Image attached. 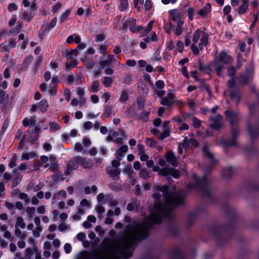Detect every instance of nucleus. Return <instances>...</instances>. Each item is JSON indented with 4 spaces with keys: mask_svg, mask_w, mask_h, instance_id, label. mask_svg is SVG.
I'll use <instances>...</instances> for the list:
<instances>
[{
    "mask_svg": "<svg viewBox=\"0 0 259 259\" xmlns=\"http://www.w3.org/2000/svg\"><path fill=\"white\" fill-rule=\"evenodd\" d=\"M208 182L207 179H195L193 183L187 184L188 189H195L202 192L203 195L207 196L210 195L209 190L207 188Z\"/></svg>",
    "mask_w": 259,
    "mask_h": 259,
    "instance_id": "nucleus-1",
    "label": "nucleus"
},
{
    "mask_svg": "<svg viewBox=\"0 0 259 259\" xmlns=\"http://www.w3.org/2000/svg\"><path fill=\"white\" fill-rule=\"evenodd\" d=\"M152 167L153 170L158 172L160 176L166 177L170 175L175 178L183 176L177 169L172 168L165 167L160 168L159 166L154 165Z\"/></svg>",
    "mask_w": 259,
    "mask_h": 259,
    "instance_id": "nucleus-2",
    "label": "nucleus"
},
{
    "mask_svg": "<svg viewBox=\"0 0 259 259\" xmlns=\"http://www.w3.org/2000/svg\"><path fill=\"white\" fill-rule=\"evenodd\" d=\"M208 38V34L206 33H203L200 39V42L198 44V47L196 46V44H192L191 45V50L194 55H199V50H202L203 47L207 44Z\"/></svg>",
    "mask_w": 259,
    "mask_h": 259,
    "instance_id": "nucleus-3",
    "label": "nucleus"
},
{
    "mask_svg": "<svg viewBox=\"0 0 259 259\" xmlns=\"http://www.w3.org/2000/svg\"><path fill=\"white\" fill-rule=\"evenodd\" d=\"M235 83L234 79H230L228 81V86L229 89L225 91V94L228 95L230 98L234 100L236 103H238L240 100V96L236 91H233V88L235 86Z\"/></svg>",
    "mask_w": 259,
    "mask_h": 259,
    "instance_id": "nucleus-4",
    "label": "nucleus"
},
{
    "mask_svg": "<svg viewBox=\"0 0 259 259\" xmlns=\"http://www.w3.org/2000/svg\"><path fill=\"white\" fill-rule=\"evenodd\" d=\"M122 21L124 27L125 28H128L132 32L139 31L143 29L142 26L141 25L138 26H136V19L134 18L126 19L125 18H124L122 19Z\"/></svg>",
    "mask_w": 259,
    "mask_h": 259,
    "instance_id": "nucleus-5",
    "label": "nucleus"
},
{
    "mask_svg": "<svg viewBox=\"0 0 259 259\" xmlns=\"http://www.w3.org/2000/svg\"><path fill=\"white\" fill-rule=\"evenodd\" d=\"M78 167V160H75V157L68 161L66 167L65 168L64 172L66 175H70L73 170Z\"/></svg>",
    "mask_w": 259,
    "mask_h": 259,
    "instance_id": "nucleus-6",
    "label": "nucleus"
},
{
    "mask_svg": "<svg viewBox=\"0 0 259 259\" xmlns=\"http://www.w3.org/2000/svg\"><path fill=\"white\" fill-rule=\"evenodd\" d=\"M218 61L222 64L229 65L233 62V58L225 51H222L219 54Z\"/></svg>",
    "mask_w": 259,
    "mask_h": 259,
    "instance_id": "nucleus-7",
    "label": "nucleus"
},
{
    "mask_svg": "<svg viewBox=\"0 0 259 259\" xmlns=\"http://www.w3.org/2000/svg\"><path fill=\"white\" fill-rule=\"evenodd\" d=\"M168 13L171 16L173 21L179 24L184 23V22L182 20V13L180 11L177 9H174L169 10Z\"/></svg>",
    "mask_w": 259,
    "mask_h": 259,
    "instance_id": "nucleus-8",
    "label": "nucleus"
},
{
    "mask_svg": "<svg viewBox=\"0 0 259 259\" xmlns=\"http://www.w3.org/2000/svg\"><path fill=\"white\" fill-rule=\"evenodd\" d=\"M75 160H78V165H81L84 168H90L93 165L91 160L87 159L81 156H75Z\"/></svg>",
    "mask_w": 259,
    "mask_h": 259,
    "instance_id": "nucleus-9",
    "label": "nucleus"
},
{
    "mask_svg": "<svg viewBox=\"0 0 259 259\" xmlns=\"http://www.w3.org/2000/svg\"><path fill=\"white\" fill-rule=\"evenodd\" d=\"M128 151V147L126 145H123L117 148L115 151V157L118 160H121L124 157L125 153Z\"/></svg>",
    "mask_w": 259,
    "mask_h": 259,
    "instance_id": "nucleus-10",
    "label": "nucleus"
},
{
    "mask_svg": "<svg viewBox=\"0 0 259 259\" xmlns=\"http://www.w3.org/2000/svg\"><path fill=\"white\" fill-rule=\"evenodd\" d=\"M165 158L166 161L173 166H177L178 163L177 157L171 151H168L166 155Z\"/></svg>",
    "mask_w": 259,
    "mask_h": 259,
    "instance_id": "nucleus-11",
    "label": "nucleus"
},
{
    "mask_svg": "<svg viewBox=\"0 0 259 259\" xmlns=\"http://www.w3.org/2000/svg\"><path fill=\"white\" fill-rule=\"evenodd\" d=\"M116 62V59L113 55H109L107 56V59L104 61H101L99 64L102 68H104L105 67L110 66L113 64L114 62Z\"/></svg>",
    "mask_w": 259,
    "mask_h": 259,
    "instance_id": "nucleus-12",
    "label": "nucleus"
},
{
    "mask_svg": "<svg viewBox=\"0 0 259 259\" xmlns=\"http://www.w3.org/2000/svg\"><path fill=\"white\" fill-rule=\"evenodd\" d=\"M198 146V142L195 139L192 138H185L184 139L183 147L184 148H188L190 146L197 147Z\"/></svg>",
    "mask_w": 259,
    "mask_h": 259,
    "instance_id": "nucleus-13",
    "label": "nucleus"
},
{
    "mask_svg": "<svg viewBox=\"0 0 259 259\" xmlns=\"http://www.w3.org/2000/svg\"><path fill=\"white\" fill-rule=\"evenodd\" d=\"M213 123L211 124V127L215 130H218L222 125L221 116L220 115H215L211 117Z\"/></svg>",
    "mask_w": 259,
    "mask_h": 259,
    "instance_id": "nucleus-14",
    "label": "nucleus"
},
{
    "mask_svg": "<svg viewBox=\"0 0 259 259\" xmlns=\"http://www.w3.org/2000/svg\"><path fill=\"white\" fill-rule=\"evenodd\" d=\"M211 10V5L209 3H206L205 6L198 11V14L202 18L205 17Z\"/></svg>",
    "mask_w": 259,
    "mask_h": 259,
    "instance_id": "nucleus-15",
    "label": "nucleus"
},
{
    "mask_svg": "<svg viewBox=\"0 0 259 259\" xmlns=\"http://www.w3.org/2000/svg\"><path fill=\"white\" fill-rule=\"evenodd\" d=\"M37 156V153L34 151H25L22 152L21 158L22 160H28Z\"/></svg>",
    "mask_w": 259,
    "mask_h": 259,
    "instance_id": "nucleus-16",
    "label": "nucleus"
},
{
    "mask_svg": "<svg viewBox=\"0 0 259 259\" xmlns=\"http://www.w3.org/2000/svg\"><path fill=\"white\" fill-rule=\"evenodd\" d=\"M223 65L224 64H222L219 61H215L214 62L210 64V67L212 69L214 70L217 75H220L224 68L223 66Z\"/></svg>",
    "mask_w": 259,
    "mask_h": 259,
    "instance_id": "nucleus-17",
    "label": "nucleus"
},
{
    "mask_svg": "<svg viewBox=\"0 0 259 259\" xmlns=\"http://www.w3.org/2000/svg\"><path fill=\"white\" fill-rule=\"evenodd\" d=\"M225 114L231 124H233L235 122L237 115V113L236 112L234 111H226L225 112Z\"/></svg>",
    "mask_w": 259,
    "mask_h": 259,
    "instance_id": "nucleus-18",
    "label": "nucleus"
},
{
    "mask_svg": "<svg viewBox=\"0 0 259 259\" xmlns=\"http://www.w3.org/2000/svg\"><path fill=\"white\" fill-rule=\"evenodd\" d=\"M107 172L111 177H117L120 174V171L118 168H115L111 166L107 167Z\"/></svg>",
    "mask_w": 259,
    "mask_h": 259,
    "instance_id": "nucleus-19",
    "label": "nucleus"
},
{
    "mask_svg": "<svg viewBox=\"0 0 259 259\" xmlns=\"http://www.w3.org/2000/svg\"><path fill=\"white\" fill-rule=\"evenodd\" d=\"M49 107V103L46 99H42L41 100L38 104V108L40 111L44 113L47 111Z\"/></svg>",
    "mask_w": 259,
    "mask_h": 259,
    "instance_id": "nucleus-20",
    "label": "nucleus"
},
{
    "mask_svg": "<svg viewBox=\"0 0 259 259\" xmlns=\"http://www.w3.org/2000/svg\"><path fill=\"white\" fill-rule=\"evenodd\" d=\"M62 54L68 59L73 58L74 57H76L77 55V51L76 50H71L69 52L67 50H65L62 51Z\"/></svg>",
    "mask_w": 259,
    "mask_h": 259,
    "instance_id": "nucleus-21",
    "label": "nucleus"
},
{
    "mask_svg": "<svg viewBox=\"0 0 259 259\" xmlns=\"http://www.w3.org/2000/svg\"><path fill=\"white\" fill-rule=\"evenodd\" d=\"M248 0H242L241 5L238 9V12L239 14H244L247 10L248 7Z\"/></svg>",
    "mask_w": 259,
    "mask_h": 259,
    "instance_id": "nucleus-22",
    "label": "nucleus"
},
{
    "mask_svg": "<svg viewBox=\"0 0 259 259\" xmlns=\"http://www.w3.org/2000/svg\"><path fill=\"white\" fill-rule=\"evenodd\" d=\"M9 103V95L3 91H0V104L6 106Z\"/></svg>",
    "mask_w": 259,
    "mask_h": 259,
    "instance_id": "nucleus-23",
    "label": "nucleus"
},
{
    "mask_svg": "<svg viewBox=\"0 0 259 259\" xmlns=\"http://www.w3.org/2000/svg\"><path fill=\"white\" fill-rule=\"evenodd\" d=\"M33 14L32 11L29 12L25 10L22 11V17L24 20L30 21L32 18L33 17Z\"/></svg>",
    "mask_w": 259,
    "mask_h": 259,
    "instance_id": "nucleus-24",
    "label": "nucleus"
},
{
    "mask_svg": "<svg viewBox=\"0 0 259 259\" xmlns=\"http://www.w3.org/2000/svg\"><path fill=\"white\" fill-rule=\"evenodd\" d=\"M189 117V114L183 115L182 117L176 116L173 118V120L176 121L178 125L188 121V118Z\"/></svg>",
    "mask_w": 259,
    "mask_h": 259,
    "instance_id": "nucleus-25",
    "label": "nucleus"
},
{
    "mask_svg": "<svg viewBox=\"0 0 259 259\" xmlns=\"http://www.w3.org/2000/svg\"><path fill=\"white\" fill-rule=\"evenodd\" d=\"M202 31L199 29H197L193 34L192 41L193 44H197L200 38V37H202Z\"/></svg>",
    "mask_w": 259,
    "mask_h": 259,
    "instance_id": "nucleus-26",
    "label": "nucleus"
},
{
    "mask_svg": "<svg viewBox=\"0 0 259 259\" xmlns=\"http://www.w3.org/2000/svg\"><path fill=\"white\" fill-rule=\"evenodd\" d=\"M25 223H24L23 219L21 217H18L15 225V228L24 229L25 228Z\"/></svg>",
    "mask_w": 259,
    "mask_h": 259,
    "instance_id": "nucleus-27",
    "label": "nucleus"
},
{
    "mask_svg": "<svg viewBox=\"0 0 259 259\" xmlns=\"http://www.w3.org/2000/svg\"><path fill=\"white\" fill-rule=\"evenodd\" d=\"M35 122V120L34 117L25 118L22 121L24 126H28L29 125H34Z\"/></svg>",
    "mask_w": 259,
    "mask_h": 259,
    "instance_id": "nucleus-28",
    "label": "nucleus"
},
{
    "mask_svg": "<svg viewBox=\"0 0 259 259\" xmlns=\"http://www.w3.org/2000/svg\"><path fill=\"white\" fill-rule=\"evenodd\" d=\"M50 130L52 132H55L60 129L61 126L60 124L55 122H51L49 123Z\"/></svg>",
    "mask_w": 259,
    "mask_h": 259,
    "instance_id": "nucleus-29",
    "label": "nucleus"
},
{
    "mask_svg": "<svg viewBox=\"0 0 259 259\" xmlns=\"http://www.w3.org/2000/svg\"><path fill=\"white\" fill-rule=\"evenodd\" d=\"M129 93L128 92L123 90L121 92L120 96L119 101L121 102H125L128 99Z\"/></svg>",
    "mask_w": 259,
    "mask_h": 259,
    "instance_id": "nucleus-30",
    "label": "nucleus"
},
{
    "mask_svg": "<svg viewBox=\"0 0 259 259\" xmlns=\"http://www.w3.org/2000/svg\"><path fill=\"white\" fill-rule=\"evenodd\" d=\"M174 103V101L169 100L167 97L162 98L160 101L161 105L167 106H171Z\"/></svg>",
    "mask_w": 259,
    "mask_h": 259,
    "instance_id": "nucleus-31",
    "label": "nucleus"
},
{
    "mask_svg": "<svg viewBox=\"0 0 259 259\" xmlns=\"http://www.w3.org/2000/svg\"><path fill=\"white\" fill-rule=\"evenodd\" d=\"M77 61L76 60H73L71 61V62L69 63H66L65 64V69L67 71H69L71 68L76 67L77 65Z\"/></svg>",
    "mask_w": 259,
    "mask_h": 259,
    "instance_id": "nucleus-32",
    "label": "nucleus"
},
{
    "mask_svg": "<svg viewBox=\"0 0 259 259\" xmlns=\"http://www.w3.org/2000/svg\"><path fill=\"white\" fill-rule=\"evenodd\" d=\"M128 6L127 0H120L119 9L120 11H124Z\"/></svg>",
    "mask_w": 259,
    "mask_h": 259,
    "instance_id": "nucleus-33",
    "label": "nucleus"
},
{
    "mask_svg": "<svg viewBox=\"0 0 259 259\" xmlns=\"http://www.w3.org/2000/svg\"><path fill=\"white\" fill-rule=\"evenodd\" d=\"M5 206L11 211L12 215L15 213V207L13 203L7 201L5 202Z\"/></svg>",
    "mask_w": 259,
    "mask_h": 259,
    "instance_id": "nucleus-34",
    "label": "nucleus"
},
{
    "mask_svg": "<svg viewBox=\"0 0 259 259\" xmlns=\"http://www.w3.org/2000/svg\"><path fill=\"white\" fill-rule=\"evenodd\" d=\"M18 196L20 199L23 200L24 201L25 204H28L29 203L30 200L27 194L21 192L19 193Z\"/></svg>",
    "mask_w": 259,
    "mask_h": 259,
    "instance_id": "nucleus-35",
    "label": "nucleus"
},
{
    "mask_svg": "<svg viewBox=\"0 0 259 259\" xmlns=\"http://www.w3.org/2000/svg\"><path fill=\"white\" fill-rule=\"evenodd\" d=\"M112 81L113 80L112 78L110 77H104L103 79V83L105 87L107 88H109L111 86Z\"/></svg>",
    "mask_w": 259,
    "mask_h": 259,
    "instance_id": "nucleus-36",
    "label": "nucleus"
},
{
    "mask_svg": "<svg viewBox=\"0 0 259 259\" xmlns=\"http://www.w3.org/2000/svg\"><path fill=\"white\" fill-rule=\"evenodd\" d=\"M17 161V156L16 154H14L11 158V161L9 164V166L11 168H13L16 165V162Z\"/></svg>",
    "mask_w": 259,
    "mask_h": 259,
    "instance_id": "nucleus-37",
    "label": "nucleus"
},
{
    "mask_svg": "<svg viewBox=\"0 0 259 259\" xmlns=\"http://www.w3.org/2000/svg\"><path fill=\"white\" fill-rule=\"evenodd\" d=\"M247 130L250 136L252 139L256 136L259 132L258 130H253L250 126L248 127Z\"/></svg>",
    "mask_w": 259,
    "mask_h": 259,
    "instance_id": "nucleus-38",
    "label": "nucleus"
},
{
    "mask_svg": "<svg viewBox=\"0 0 259 259\" xmlns=\"http://www.w3.org/2000/svg\"><path fill=\"white\" fill-rule=\"evenodd\" d=\"M251 78L250 75H242L240 76V82L242 84H246Z\"/></svg>",
    "mask_w": 259,
    "mask_h": 259,
    "instance_id": "nucleus-39",
    "label": "nucleus"
},
{
    "mask_svg": "<svg viewBox=\"0 0 259 259\" xmlns=\"http://www.w3.org/2000/svg\"><path fill=\"white\" fill-rule=\"evenodd\" d=\"M192 125L196 128H199L201 126V121L196 117L192 118Z\"/></svg>",
    "mask_w": 259,
    "mask_h": 259,
    "instance_id": "nucleus-40",
    "label": "nucleus"
},
{
    "mask_svg": "<svg viewBox=\"0 0 259 259\" xmlns=\"http://www.w3.org/2000/svg\"><path fill=\"white\" fill-rule=\"evenodd\" d=\"M170 134V130L169 129H165L163 130L162 133H161L159 139L160 140H163L164 138L168 137Z\"/></svg>",
    "mask_w": 259,
    "mask_h": 259,
    "instance_id": "nucleus-41",
    "label": "nucleus"
},
{
    "mask_svg": "<svg viewBox=\"0 0 259 259\" xmlns=\"http://www.w3.org/2000/svg\"><path fill=\"white\" fill-rule=\"evenodd\" d=\"M183 24L177 23L176 30L175 31V34L176 35H180L182 33V25Z\"/></svg>",
    "mask_w": 259,
    "mask_h": 259,
    "instance_id": "nucleus-42",
    "label": "nucleus"
},
{
    "mask_svg": "<svg viewBox=\"0 0 259 259\" xmlns=\"http://www.w3.org/2000/svg\"><path fill=\"white\" fill-rule=\"evenodd\" d=\"M32 59V57L30 56L27 57L23 62V65L24 67L27 68L29 64H30L31 60Z\"/></svg>",
    "mask_w": 259,
    "mask_h": 259,
    "instance_id": "nucleus-43",
    "label": "nucleus"
},
{
    "mask_svg": "<svg viewBox=\"0 0 259 259\" xmlns=\"http://www.w3.org/2000/svg\"><path fill=\"white\" fill-rule=\"evenodd\" d=\"M203 152L205 156H206L207 158L209 159H212L213 158V155L212 154L209 152L208 151V148L206 147H204L203 148Z\"/></svg>",
    "mask_w": 259,
    "mask_h": 259,
    "instance_id": "nucleus-44",
    "label": "nucleus"
},
{
    "mask_svg": "<svg viewBox=\"0 0 259 259\" xmlns=\"http://www.w3.org/2000/svg\"><path fill=\"white\" fill-rule=\"evenodd\" d=\"M70 13V11L69 10H67L62 14L61 18L62 22L66 21L68 18Z\"/></svg>",
    "mask_w": 259,
    "mask_h": 259,
    "instance_id": "nucleus-45",
    "label": "nucleus"
},
{
    "mask_svg": "<svg viewBox=\"0 0 259 259\" xmlns=\"http://www.w3.org/2000/svg\"><path fill=\"white\" fill-rule=\"evenodd\" d=\"M153 21H151L150 22H149V23L147 25V27L145 29L144 34H143V35L147 34L151 30L152 26H153Z\"/></svg>",
    "mask_w": 259,
    "mask_h": 259,
    "instance_id": "nucleus-46",
    "label": "nucleus"
},
{
    "mask_svg": "<svg viewBox=\"0 0 259 259\" xmlns=\"http://www.w3.org/2000/svg\"><path fill=\"white\" fill-rule=\"evenodd\" d=\"M15 235L18 238H24L25 235L23 234L19 228H16L15 230Z\"/></svg>",
    "mask_w": 259,
    "mask_h": 259,
    "instance_id": "nucleus-47",
    "label": "nucleus"
},
{
    "mask_svg": "<svg viewBox=\"0 0 259 259\" xmlns=\"http://www.w3.org/2000/svg\"><path fill=\"white\" fill-rule=\"evenodd\" d=\"M99 86V83L98 81L94 82L91 86V90L93 92H97L98 91V88Z\"/></svg>",
    "mask_w": 259,
    "mask_h": 259,
    "instance_id": "nucleus-48",
    "label": "nucleus"
},
{
    "mask_svg": "<svg viewBox=\"0 0 259 259\" xmlns=\"http://www.w3.org/2000/svg\"><path fill=\"white\" fill-rule=\"evenodd\" d=\"M77 93L81 98V101L84 102V99L82 98L84 95V91L83 89L81 88H77Z\"/></svg>",
    "mask_w": 259,
    "mask_h": 259,
    "instance_id": "nucleus-49",
    "label": "nucleus"
},
{
    "mask_svg": "<svg viewBox=\"0 0 259 259\" xmlns=\"http://www.w3.org/2000/svg\"><path fill=\"white\" fill-rule=\"evenodd\" d=\"M33 254L32 250L30 248H27L25 250V258L26 259H30Z\"/></svg>",
    "mask_w": 259,
    "mask_h": 259,
    "instance_id": "nucleus-50",
    "label": "nucleus"
},
{
    "mask_svg": "<svg viewBox=\"0 0 259 259\" xmlns=\"http://www.w3.org/2000/svg\"><path fill=\"white\" fill-rule=\"evenodd\" d=\"M42 231V228L41 226L36 227L35 230L33 231V236L35 237H38L39 236L40 234L39 232Z\"/></svg>",
    "mask_w": 259,
    "mask_h": 259,
    "instance_id": "nucleus-51",
    "label": "nucleus"
},
{
    "mask_svg": "<svg viewBox=\"0 0 259 259\" xmlns=\"http://www.w3.org/2000/svg\"><path fill=\"white\" fill-rule=\"evenodd\" d=\"M49 95L50 96H54L56 94V86L55 85H51L49 90Z\"/></svg>",
    "mask_w": 259,
    "mask_h": 259,
    "instance_id": "nucleus-52",
    "label": "nucleus"
},
{
    "mask_svg": "<svg viewBox=\"0 0 259 259\" xmlns=\"http://www.w3.org/2000/svg\"><path fill=\"white\" fill-rule=\"evenodd\" d=\"M189 128V125L186 123H182L178 125V128L180 131L188 130Z\"/></svg>",
    "mask_w": 259,
    "mask_h": 259,
    "instance_id": "nucleus-53",
    "label": "nucleus"
},
{
    "mask_svg": "<svg viewBox=\"0 0 259 259\" xmlns=\"http://www.w3.org/2000/svg\"><path fill=\"white\" fill-rule=\"evenodd\" d=\"M57 21V17H55L51 22V23L49 24L48 28L49 30L52 29L56 26Z\"/></svg>",
    "mask_w": 259,
    "mask_h": 259,
    "instance_id": "nucleus-54",
    "label": "nucleus"
},
{
    "mask_svg": "<svg viewBox=\"0 0 259 259\" xmlns=\"http://www.w3.org/2000/svg\"><path fill=\"white\" fill-rule=\"evenodd\" d=\"M148 115H149L148 112L144 111L141 113L140 117V118L144 121H147L148 119Z\"/></svg>",
    "mask_w": 259,
    "mask_h": 259,
    "instance_id": "nucleus-55",
    "label": "nucleus"
},
{
    "mask_svg": "<svg viewBox=\"0 0 259 259\" xmlns=\"http://www.w3.org/2000/svg\"><path fill=\"white\" fill-rule=\"evenodd\" d=\"M164 84V81L161 80H158L155 82V86L159 89H163Z\"/></svg>",
    "mask_w": 259,
    "mask_h": 259,
    "instance_id": "nucleus-56",
    "label": "nucleus"
},
{
    "mask_svg": "<svg viewBox=\"0 0 259 259\" xmlns=\"http://www.w3.org/2000/svg\"><path fill=\"white\" fill-rule=\"evenodd\" d=\"M18 7L16 4L14 3H11L8 7V9L10 12H12L17 10Z\"/></svg>",
    "mask_w": 259,
    "mask_h": 259,
    "instance_id": "nucleus-57",
    "label": "nucleus"
},
{
    "mask_svg": "<svg viewBox=\"0 0 259 259\" xmlns=\"http://www.w3.org/2000/svg\"><path fill=\"white\" fill-rule=\"evenodd\" d=\"M93 127V123L91 121H86L83 124V127L85 130H90Z\"/></svg>",
    "mask_w": 259,
    "mask_h": 259,
    "instance_id": "nucleus-58",
    "label": "nucleus"
},
{
    "mask_svg": "<svg viewBox=\"0 0 259 259\" xmlns=\"http://www.w3.org/2000/svg\"><path fill=\"white\" fill-rule=\"evenodd\" d=\"M111 95L110 93L105 92L102 96V98L104 100V102L105 103H106L109 100V99L111 97Z\"/></svg>",
    "mask_w": 259,
    "mask_h": 259,
    "instance_id": "nucleus-59",
    "label": "nucleus"
},
{
    "mask_svg": "<svg viewBox=\"0 0 259 259\" xmlns=\"http://www.w3.org/2000/svg\"><path fill=\"white\" fill-rule=\"evenodd\" d=\"M138 153L139 155L141 154H143V153H145V148L144 146L143 145H138Z\"/></svg>",
    "mask_w": 259,
    "mask_h": 259,
    "instance_id": "nucleus-60",
    "label": "nucleus"
},
{
    "mask_svg": "<svg viewBox=\"0 0 259 259\" xmlns=\"http://www.w3.org/2000/svg\"><path fill=\"white\" fill-rule=\"evenodd\" d=\"M85 234L83 232L79 233L76 236L77 239L80 241H83L85 238Z\"/></svg>",
    "mask_w": 259,
    "mask_h": 259,
    "instance_id": "nucleus-61",
    "label": "nucleus"
},
{
    "mask_svg": "<svg viewBox=\"0 0 259 259\" xmlns=\"http://www.w3.org/2000/svg\"><path fill=\"white\" fill-rule=\"evenodd\" d=\"M64 95L65 96L66 99L69 101L71 98V93L69 90L65 89L64 91Z\"/></svg>",
    "mask_w": 259,
    "mask_h": 259,
    "instance_id": "nucleus-62",
    "label": "nucleus"
},
{
    "mask_svg": "<svg viewBox=\"0 0 259 259\" xmlns=\"http://www.w3.org/2000/svg\"><path fill=\"white\" fill-rule=\"evenodd\" d=\"M231 10V6L229 5H227V6H225V7L224 8L223 13L225 15H228L230 13Z\"/></svg>",
    "mask_w": 259,
    "mask_h": 259,
    "instance_id": "nucleus-63",
    "label": "nucleus"
},
{
    "mask_svg": "<svg viewBox=\"0 0 259 259\" xmlns=\"http://www.w3.org/2000/svg\"><path fill=\"white\" fill-rule=\"evenodd\" d=\"M61 6L62 4L60 2L57 3V4L53 7L52 9V12L53 13H56L57 11L61 8Z\"/></svg>",
    "mask_w": 259,
    "mask_h": 259,
    "instance_id": "nucleus-64",
    "label": "nucleus"
}]
</instances>
